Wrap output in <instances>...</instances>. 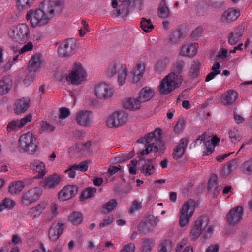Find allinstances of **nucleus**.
I'll list each match as a JSON object with an SVG mask.
<instances>
[{"label": "nucleus", "instance_id": "f257e3e1", "mask_svg": "<svg viewBox=\"0 0 252 252\" xmlns=\"http://www.w3.org/2000/svg\"><path fill=\"white\" fill-rule=\"evenodd\" d=\"M63 8V3L59 0H48L41 2L38 9H31L26 15L32 27H41L47 24L56 15H59Z\"/></svg>", "mask_w": 252, "mask_h": 252}, {"label": "nucleus", "instance_id": "f03ea898", "mask_svg": "<svg viewBox=\"0 0 252 252\" xmlns=\"http://www.w3.org/2000/svg\"><path fill=\"white\" fill-rule=\"evenodd\" d=\"M162 132L160 129H157L154 132L148 133L144 137L137 140L138 143L148 144L145 149L140 152L141 155H147L152 150H155V153L158 155L163 153L165 148L164 142L161 140Z\"/></svg>", "mask_w": 252, "mask_h": 252}, {"label": "nucleus", "instance_id": "7ed1b4c3", "mask_svg": "<svg viewBox=\"0 0 252 252\" xmlns=\"http://www.w3.org/2000/svg\"><path fill=\"white\" fill-rule=\"evenodd\" d=\"M18 150L20 153L35 155L39 149V142L35 135L31 132L22 135L18 140Z\"/></svg>", "mask_w": 252, "mask_h": 252}, {"label": "nucleus", "instance_id": "20e7f679", "mask_svg": "<svg viewBox=\"0 0 252 252\" xmlns=\"http://www.w3.org/2000/svg\"><path fill=\"white\" fill-rule=\"evenodd\" d=\"M183 79L181 75L174 72L169 73L161 81L159 86L160 94L165 95L169 94L181 84Z\"/></svg>", "mask_w": 252, "mask_h": 252}, {"label": "nucleus", "instance_id": "39448f33", "mask_svg": "<svg viewBox=\"0 0 252 252\" xmlns=\"http://www.w3.org/2000/svg\"><path fill=\"white\" fill-rule=\"evenodd\" d=\"M10 37L15 42L20 44L26 43L29 39L30 30L26 24H20L11 29L9 32Z\"/></svg>", "mask_w": 252, "mask_h": 252}, {"label": "nucleus", "instance_id": "423d86ee", "mask_svg": "<svg viewBox=\"0 0 252 252\" xmlns=\"http://www.w3.org/2000/svg\"><path fill=\"white\" fill-rule=\"evenodd\" d=\"M195 205V202L191 199L184 202L180 212L179 225L180 227H183L189 224L194 213Z\"/></svg>", "mask_w": 252, "mask_h": 252}, {"label": "nucleus", "instance_id": "0eeeda50", "mask_svg": "<svg viewBox=\"0 0 252 252\" xmlns=\"http://www.w3.org/2000/svg\"><path fill=\"white\" fill-rule=\"evenodd\" d=\"M86 76V73L81 63H75L72 70L66 76V79L73 85H78L85 79Z\"/></svg>", "mask_w": 252, "mask_h": 252}, {"label": "nucleus", "instance_id": "6e6552de", "mask_svg": "<svg viewBox=\"0 0 252 252\" xmlns=\"http://www.w3.org/2000/svg\"><path fill=\"white\" fill-rule=\"evenodd\" d=\"M128 115L123 111H116L111 114L106 120L109 128H117L125 125L127 121Z\"/></svg>", "mask_w": 252, "mask_h": 252}, {"label": "nucleus", "instance_id": "1a4fd4ad", "mask_svg": "<svg viewBox=\"0 0 252 252\" xmlns=\"http://www.w3.org/2000/svg\"><path fill=\"white\" fill-rule=\"evenodd\" d=\"M202 141L204 142V146L206 149L203 151V153L209 155L213 152L215 147L219 145L220 139L217 136H214L213 137L209 136L205 138V134L204 133L194 141V146L201 144Z\"/></svg>", "mask_w": 252, "mask_h": 252}, {"label": "nucleus", "instance_id": "9d476101", "mask_svg": "<svg viewBox=\"0 0 252 252\" xmlns=\"http://www.w3.org/2000/svg\"><path fill=\"white\" fill-rule=\"evenodd\" d=\"M77 48L76 40L74 38H68L60 44L58 53L62 57H68L74 54Z\"/></svg>", "mask_w": 252, "mask_h": 252}, {"label": "nucleus", "instance_id": "9b49d317", "mask_svg": "<svg viewBox=\"0 0 252 252\" xmlns=\"http://www.w3.org/2000/svg\"><path fill=\"white\" fill-rule=\"evenodd\" d=\"M42 194L40 187H34L29 189L22 195L21 202L23 206H28L38 200Z\"/></svg>", "mask_w": 252, "mask_h": 252}, {"label": "nucleus", "instance_id": "f8f14e48", "mask_svg": "<svg viewBox=\"0 0 252 252\" xmlns=\"http://www.w3.org/2000/svg\"><path fill=\"white\" fill-rule=\"evenodd\" d=\"M208 223V219L204 216H200L195 221L190 232V236L193 240L196 239L202 234Z\"/></svg>", "mask_w": 252, "mask_h": 252}, {"label": "nucleus", "instance_id": "ddd939ff", "mask_svg": "<svg viewBox=\"0 0 252 252\" xmlns=\"http://www.w3.org/2000/svg\"><path fill=\"white\" fill-rule=\"evenodd\" d=\"M94 94L98 99H106L112 96L113 91L108 85L101 83L94 87Z\"/></svg>", "mask_w": 252, "mask_h": 252}, {"label": "nucleus", "instance_id": "4468645a", "mask_svg": "<svg viewBox=\"0 0 252 252\" xmlns=\"http://www.w3.org/2000/svg\"><path fill=\"white\" fill-rule=\"evenodd\" d=\"M243 214V208L241 206L231 209L226 216L227 223L233 226L239 223L242 219Z\"/></svg>", "mask_w": 252, "mask_h": 252}, {"label": "nucleus", "instance_id": "2eb2a0df", "mask_svg": "<svg viewBox=\"0 0 252 252\" xmlns=\"http://www.w3.org/2000/svg\"><path fill=\"white\" fill-rule=\"evenodd\" d=\"M78 187L76 185H69L64 187L58 193L60 201H64L73 197L77 193Z\"/></svg>", "mask_w": 252, "mask_h": 252}, {"label": "nucleus", "instance_id": "dca6fc26", "mask_svg": "<svg viewBox=\"0 0 252 252\" xmlns=\"http://www.w3.org/2000/svg\"><path fill=\"white\" fill-rule=\"evenodd\" d=\"M240 15L239 9L230 8L222 13L220 20L222 22L230 23L235 21Z\"/></svg>", "mask_w": 252, "mask_h": 252}, {"label": "nucleus", "instance_id": "f3484780", "mask_svg": "<svg viewBox=\"0 0 252 252\" xmlns=\"http://www.w3.org/2000/svg\"><path fill=\"white\" fill-rule=\"evenodd\" d=\"M41 55L36 53L32 56L29 60L27 70L32 73H36V72L41 67Z\"/></svg>", "mask_w": 252, "mask_h": 252}, {"label": "nucleus", "instance_id": "a211bd4d", "mask_svg": "<svg viewBox=\"0 0 252 252\" xmlns=\"http://www.w3.org/2000/svg\"><path fill=\"white\" fill-rule=\"evenodd\" d=\"M244 32V27L239 25L228 35V43L234 45L238 42Z\"/></svg>", "mask_w": 252, "mask_h": 252}, {"label": "nucleus", "instance_id": "6ab92c4d", "mask_svg": "<svg viewBox=\"0 0 252 252\" xmlns=\"http://www.w3.org/2000/svg\"><path fill=\"white\" fill-rule=\"evenodd\" d=\"M30 168L35 172L38 173V174L34 177V178L39 179L42 178L46 173L45 164L39 160H34L30 164Z\"/></svg>", "mask_w": 252, "mask_h": 252}, {"label": "nucleus", "instance_id": "aec40b11", "mask_svg": "<svg viewBox=\"0 0 252 252\" xmlns=\"http://www.w3.org/2000/svg\"><path fill=\"white\" fill-rule=\"evenodd\" d=\"M188 144V139L187 138H183L180 140L172 153L174 159L177 160L182 157L185 152Z\"/></svg>", "mask_w": 252, "mask_h": 252}, {"label": "nucleus", "instance_id": "412c9836", "mask_svg": "<svg viewBox=\"0 0 252 252\" xmlns=\"http://www.w3.org/2000/svg\"><path fill=\"white\" fill-rule=\"evenodd\" d=\"M76 120L78 125L85 127L91 126L92 117L90 113L87 111H81L76 115Z\"/></svg>", "mask_w": 252, "mask_h": 252}, {"label": "nucleus", "instance_id": "4be33fe9", "mask_svg": "<svg viewBox=\"0 0 252 252\" xmlns=\"http://www.w3.org/2000/svg\"><path fill=\"white\" fill-rule=\"evenodd\" d=\"M13 85V81L10 75L3 76L0 80V95H3L9 93Z\"/></svg>", "mask_w": 252, "mask_h": 252}, {"label": "nucleus", "instance_id": "5701e85b", "mask_svg": "<svg viewBox=\"0 0 252 252\" xmlns=\"http://www.w3.org/2000/svg\"><path fill=\"white\" fill-rule=\"evenodd\" d=\"M139 159L142 161V165L140 168L141 172L146 176L153 175L155 171L153 160L150 159H142L140 157Z\"/></svg>", "mask_w": 252, "mask_h": 252}, {"label": "nucleus", "instance_id": "b1692460", "mask_svg": "<svg viewBox=\"0 0 252 252\" xmlns=\"http://www.w3.org/2000/svg\"><path fill=\"white\" fill-rule=\"evenodd\" d=\"M63 229V223L59 222L53 223L49 230V239L53 241H56L62 233Z\"/></svg>", "mask_w": 252, "mask_h": 252}, {"label": "nucleus", "instance_id": "393cba45", "mask_svg": "<svg viewBox=\"0 0 252 252\" xmlns=\"http://www.w3.org/2000/svg\"><path fill=\"white\" fill-rule=\"evenodd\" d=\"M238 97V93L233 90H229L221 98V102L226 106H230L235 103Z\"/></svg>", "mask_w": 252, "mask_h": 252}, {"label": "nucleus", "instance_id": "a878e982", "mask_svg": "<svg viewBox=\"0 0 252 252\" xmlns=\"http://www.w3.org/2000/svg\"><path fill=\"white\" fill-rule=\"evenodd\" d=\"M30 106V99L28 98H22L15 101L14 104V112L17 114L25 113Z\"/></svg>", "mask_w": 252, "mask_h": 252}, {"label": "nucleus", "instance_id": "bb28decb", "mask_svg": "<svg viewBox=\"0 0 252 252\" xmlns=\"http://www.w3.org/2000/svg\"><path fill=\"white\" fill-rule=\"evenodd\" d=\"M197 44L189 43L183 45L181 48L180 54L183 56L192 57L197 53Z\"/></svg>", "mask_w": 252, "mask_h": 252}, {"label": "nucleus", "instance_id": "cd10ccee", "mask_svg": "<svg viewBox=\"0 0 252 252\" xmlns=\"http://www.w3.org/2000/svg\"><path fill=\"white\" fill-rule=\"evenodd\" d=\"M154 92L151 88L145 87L139 93L138 98L142 103L149 101L153 96Z\"/></svg>", "mask_w": 252, "mask_h": 252}, {"label": "nucleus", "instance_id": "c85d7f7f", "mask_svg": "<svg viewBox=\"0 0 252 252\" xmlns=\"http://www.w3.org/2000/svg\"><path fill=\"white\" fill-rule=\"evenodd\" d=\"M141 103L138 98H126L123 102L125 108L133 111L139 109L141 107Z\"/></svg>", "mask_w": 252, "mask_h": 252}, {"label": "nucleus", "instance_id": "c756f323", "mask_svg": "<svg viewBox=\"0 0 252 252\" xmlns=\"http://www.w3.org/2000/svg\"><path fill=\"white\" fill-rule=\"evenodd\" d=\"M61 177L57 174H54L47 178L43 182V187L45 188H53L61 181Z\"/></svg>", "mask_w": 252, "mask_h": 252}, {"label": "nucleus", "instance_id": "7c9ffc66", "mask_svg": "<svg viewBox=\"0 0 252 252\" xmlns=\"http://www.w3.org/2000/svg\"><path fill=\"white\" fill-rule=\"evenodd\" d=\"M201 63L198 60H194L192 62L189 75L192 79L198 77L201 67Z\"/></svg>", "mask_w": 252, "mask_h": 252}, {"label": "nucleus", "instance_id": "2f4dec72", "mask_svg": "<svg viewBox=\"0 0 252 252\" xmlns=\"http://www.w3.org/2000/svg\"><path fill=\"white\" fill-rule=\"evenodd\" d=\"M24 186V183L22 181L13 182L9 186L8 191L12 195L18 194L22 191Z\"/></svg>", "mask_w": 252, "mask_h": 252}, {"label": "nucleus", "instance_id": "473e14b6", "mask_svg": "<svg viewBox=\"0 0 252 252\" xmlns=\"http://www.w3.org/2000/svg\"><path fill=\"white\" fill-rule=\"evenodd\" d=\"M145 69L144 63H138L136 64L135 68L133 71V80L134 82H138L142 77Z\"/></svg>", "mask_w": 252, "mask_h": 252}, {"label": "nucleus", "instance_id": "72a5a7b5", "mask_svg": "<svg viewBox=\"0 0 252 252\" xmlns=\"http://www.w3.org/2000/svg\"><path fill=\"white\" fill-rule=\"evenodd\" d=\"M184 37V33L182 30L177 28L174 30L169 37V40L170 42L176 44L179 42Z\"/></svg>", "mask_w": 252, "mask_h": 252}, {"label": "nucleus", "instance_id": "f704fd0d", "mask_svg": "<svg viewBox=\"0 0 252 252\" xmlns=\"http://www.w3.org/2000/svg\"><path fill=\"white\" fill-rule=\"evenodd\" d=\"M154 246V240L151 238H144L142 239L141 252H150Z\"/></svg>", "mask_w": 252, "mask_h": 252}, {"label": "nucleus", "instance_id": "c9c22d12", "mask_svg": "<svg viewBox=\"0 0 252 252\" xmlns=\"http://www.w3.org/2000/svg\"><path fill=\"white\" fill-rule=\"evenodd\" d=\"M83 215L77 211L73 212L68 217V220L74 225H79L83 221Z\"/></svg>", "mask_w": 252, "mask_h": 252}, {"label": "nucleus", "instance_id": "e433bc0d", "mask_svg": "<svg viewBox=\"0 0 252 252\" xmlns=\"http://www.w3.org/2000/svg\"><path fill=\"white\" fill-rule=\"evenodd\" d=\"M158 15L159 17L166 18L169 16L170 12L166 6L165 0H162L158 8Z\"/></svg>", "mask_w": 252, "mask_h": 252}, {"label": "nucleus", "instance_id": "4c0bfd02", "mask_svg": "<svg viewBox=\"0 0 252 252\" xmlns=\"http://www.w3.org/2000/svg\"><path fill=\"white\" fill-rule=\"evenodd\" d=\"M47 205V203L46 202H41L35 206L32 207L29 213L31 215L35 214L33 218L39 216L42 211L45 209Z\"/></svg>", "mask_w": 252, "mask_h": 252}, {"label": "nucleus", "instance_id": "58836bf2", "mask_svg": "<svg viewBox=\"0 0 252 252\" xmlns=\"http://www.w3.org/2000/svg\"><path fill=\"white\" fill-rule=\"evenodd\" d=\"M168 63V60L166 58L158 60L155 66V71L158 73H160L164 71L167 67Z\"/></svg>", "mask_w": 252, "mask_h": 252}, {"label": "nucleus", "instance_id": "ea45409f", "mask_svg": "<svg viewBox=\"0 0 252 252\" xmlns=\"http://www.w3.org/2000/svg\"><path fill=\"white\" fill-rule=\"evenodd\" d=\"M96 192L95 188H87L82 192L80 196V200L83 201L94 196Z\"/></svg>", "mask_w": 252, "mask_h": 252}, {"label": "nucleus", "instance_id": "a19ab883", "mask_svg": "<svg viewBox=\"0 0 252 252\" xmlns=\"http://www.w3.org/2000/svg\"><path fill=\"white\" fill-rule=\"evenodd\" d=\"M127 75V70L126 68V65L125 64L121 65V70L118 72V80L120 85H123L125 82L126 76Z\"/></svg>", "mask_w": 252, "mask_h": 252}, {"label": "nucleus", "instance_id": "79ce46f5", "mask_svg": "<svg viewBox=\"0 0 252 252\" xmlns=\"http://www.w3.org/2000/svg\"><path fill=\"white\" fill-rule=\"evenodd\" d=\"M117 204V201L116 199H111L102 206V212L107 213L112 212L116 207Z\"/></svg>", "mask_w": 252, "mask_h": 252}, {"label": "nucleus", "instance_id": "37998d69", "mask_svg": "<svg viewBox=\"0 0 252 252\" xmlns=\"http://www.w3.org/2000/svg\"><path fill=\"white\" fill-rule=\"evenodd\" d=\"M141 27L146 32H149L154 29V25L150 19L142 18L141 21Z\"/></svg>", "mask_w": 252, "mask_h": 252}, {"label": "nucleus", "instance_id": "c03bdc74", "mask_svg": "<svg viewBox=\"0 0 252 252\" xmlns=\"http://www.w3.org/2000/svg\"><path fill=\"white\" fill-rule=\"evenodd\" d=\"M15 203L12 200L6 198L2 200L0 204V212H1L4 209H11L14 207Z\"/></svg>", "mask_w": 252, "mask_h": 252}, {"label": "nucleus", "instance_id": "a18cd8bd", "mask_svg": "<svg viewBox=\"0 0 252 252\" xmlns=\"http://www.w3.org/2000/svg\"><path fill=\"white\" fill-rule=\"evenodd\" d=\"M229 137L232 142H236L241 139V135L238 130L236 128H233L229 130Z\"/></svg>", "mask_w": 252, "mask_h": 252}, {"label": "nucleus", "instance_id": "49530a36", "mask_svg": "<svg viewBox=\"0 0 252 252\" xmlns=\"http://www.w3.org/2000/svg\"><path fill=\"white\" fill-rule=\"evenodd\" d=\"M128 4L126 3H122L119 6L118 9L117 10L118 15H121L122 17H126L129 13V9L128 7Z\"/></svg>", "mask_w": 252, "mask_h": 252}, {"label": "nucleus", "instance_id": "de8ad7c7", "mask_svg": "<svg viewBox=\"0 0 252 252\" xmlns=\"http://www.w3.org/2000/svg\"><path fill=\"white\" fill-rule=\"evenodd\" d=\"M185 66V63L182 60H177L174 63L173 66V72H174L175 74H179L181 75V73L182 72L183 69Z\"/></svg>", "mask_w": 252, "mask_h": 252}, {"label": "nucleus", "instance_id": "09e8293b", "mask_svg": "<svg viewBox=\"0 0 252 252\" xmlns=\"http://www.w3.org/2000/svg\"><path fill=\"white\" fill-rule=\"evenodd\" d=\"M240 170L244 173L250 174L252 172V158L242 164Z\"/></svg>", "mask_w": 252, "mask_h": 252}, {"label": "nucleus", "instance_id": "8fccbe9b", "mask_svg": "<svg viewBox=\"0 0 252 252\" xmlns=\"http://www.w3.org/2000/svg\"><path fill=\"white\" fill-rule=\"evenodd\" d=\"M159 252H167L172 248V243L170 240H165L162 241L159 246Z\"/></svg>", "mask_w": 252, "mask_h": 252}, {"label": "nucleus", "instance_id": "3c124183", "mask_svg": "<svg viewBox=\"0 0 252 252\" xmlns=\"http://www.w3.org/2000/svg\"><path fill=\"white\" fill-rule=\"evenodd\" d=\"M118 65L119 63L116 62H112L109 64L106 71V74L108 77H112L115 75L116 73V68Z\"/></svg>", "mask_w": 252, "mask_h": 252}, {"label": "nucleus", "instance_id": "603ef678", "mask_svg": "<svg viewBox=\"0 0 252 252\" xmlns=\"http://www.w3.org/2000/svg\"><path fill=\"white\" fill-rule=\"evenodd\" d=\"M122 3H128L129 6H135L137 7L138 10L142 9V0H119Z\"/></svg>", "mask_w": 252, "mask_h": 252}, {"label": "nucleus", "instance_id": "864d4df0", "mask_svg": "<svg viewBox=\"0 0 252 252\" xmlns=\"http://www.w3.org/2000/svg\"><path fill=\"white\" fill-rule=\"evenodd\" d=\"M20 128H21L20 127V125L19 124L18 120H14L8 123L6 129L8 132H11L12 131L17 130Z\"/></svg>", "mask_w": 252, "mask_h": 252}, {"label": "nucleus", "instance_id": "5fc2aeb1", "mask_svg": "<svg viewBox=\"0 0 252 252\" xmlns=\"http://www.w3.org/2000/svg\"><path fill=\"white\" fill-rule=\"evenodd\" d=\"M40 124L42 131L45 132H53L55 129V127L49 123L44 121H41Z\"/></svg>", "mask_w": 252, "mask_h": 252}, {"label": "nucleus", "instance_id": "6e6d98bb", "mask_svg": "<svg viewBox=\"0 0 252 252\" xmlns=\"http://www.w3.org/2000/svg\"><path fill=\"white\" fill-rule=\"evenodd\" d=\"M33 0H17V6L18 9L23 10L29 8Z\"/></svg>", "mask_w": 252, "mask_h": 252}, {"label": "nucleus", "instance_id": "4d7b16f0", "mask_svg": "<svg viewBox=\"0 0 252 252\" xmlns=\"http://www.w3.org/2000/svg\"><path fill=\"white\" fill-rule=\"evenodd\" d=\"M218 178L216 175L212 174L208 181V190L211 191L213 189L217 188Z\"/></svg>", "mask_w": 252, "mask_h": 252}, {"label": "nucleus", "instance_id": "13d9d810", "mask_svg": "<svg viewBox=\"0 0 252 252\" xmlns=\"http://www.w3.org/2000/svg\"><path fill=\"white\" fill-rule=\"evenodd\" d=\"M35 75L36 73H32L28 71L27 72L26 76L23 81V83L24 84V85H25L26 86L30 85L32 83V82L33 81Z\"/></svg>", "mask_w": 252, "mask_h": 252}, {"label": "nucleus", "instance_id": "bf43d9fd", "mask_svg": "<svg viewBox=\"0 0 252 252\" xmlns=\"http://www.w3.org/2000/svg\"><path fill=\"white\" fill-rule=\"evenodd\" d=\"M89 163V161L85 160L80 163L78 165H72V169H75L76 170H79L82 172H85L87 171L88 168Z\"/></svg>", "mask_w": 252, "mask_h": 252}, {"label": "nucleus", "instance_id": "052dcab7", "mask_svg": "<svg viewBox=\"0 0 252 252\" xmlns=\"http://www.w3.org/2000/svg\"><path fill=\"white\" fill-rule=\"evenodd\" d=\"M81 23L83 25V27L79 30V35L81 37H83L86 34V32H89V28L88 23H87L85 20H82L81 21Z\"/></svg>", "mask_w": 252, "mask_h": 252}, {"label": "nucleus", "instance_id": "680f3d73", "mask_svg": "<svg viewBox=\"0 0 252 252\" xmlns=\"http://www.w3.org/2000/svg\"><path fill=\"white\" fill-rule=\"evenodd\" d=\"M32 115L31 114H29L26 117L22 118L20 120H18L20 127L22 128L27 123L31 122L32 120Z\"/></svg>", "mask_w": 252, "mask_h": 252}, {"label": "nucleus", "instance_id": "e2e57ef3", "mask_svg": "<svg viewBox=\"0 0 252 252\" xmlns=\"http://www.w3.org/2000/svg\"><path fill=\"white\" fill-rule=\"evenodd\" d=\"M203 29L201 27L196 28L192 32L190 36L194 40L197 39L200 36H201Z\"/></svg>", "mask_w": 252, "mask_h": 252}, {"label": "nucleus", "instance_id": "0e129e2a", "mask_svg": "<svg viewBox=\"0 0 252 252\" xmlns=\"http://www.w3.org/2000/svg\"><path fill=\"white\" fill-rule=\"evenodd\" d=\"M113 221V218L108 217L106 219H104L99 223V227L103 228L111 224Z\"/></svg>", "mask_w": 252, "mask_h": 252}, {"label": "nucleus", "instance_id": "69168bd1", "mask_svg": "<svg viewBox=\"0 0 252 252\" xmlns=\"http://www.w3.org/2000/svg\"><path fill=\"white\" fill-rule=\"evenodd\" d=\"M33 44L31 42H28L19 50V54H23L26 52L30 51L33 49Z\"/></svg>", "mask_w": 252, "mask_h": 252}, {"label": "nucleus", "instance_id": "338daca9", "mask_svg": "<svg viewBox=\"0 0 252 252\" xmlns=\"http://www.w3.org/2000/svg\"><path fill=\"white\" fill-rule=\"evenodd\" d=\"M135 245L133 243H129L125 245L122 249L125 252H134Z\"/></svg>", "mask_w": 252, "mask_h": 252}, {"label": "nucleus", "instance_id": "774afa93", "mask_svg": "<svg viewBox=\"0 0 252 252\" xmlns=\"http://www.w3.org/2000/svg\"><path fill=\"white\" fill-rule=\"evenodd\" d=\"M60 116L59 118L64 119L70 115V111L69 109L66 108L62 107L60 109Z\"/></svg>", "mask_w": 252, "mask_h": 252}]
</instances>
